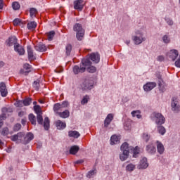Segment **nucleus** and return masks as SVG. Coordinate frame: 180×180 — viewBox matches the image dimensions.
Returning a JSON list of instances; mask_svg holds the SVG:
<instances>
[{
	"instance_id": "nucleus-43",
	"label": "nucleus",
	"mask_w": 180,
	"mask_h": 180,
	"mask_svg": "<svg viewBox=\"0 0 180 180\" xmlns=\"http://www.w3.org/2000/svg\"><path fill=\"white\" fill-rule=\"evenodd\" d=\"M32 103V98H27L23 100V105L24 106H29Z\"/></svg>"
},
{
	"instance_id": "nucleus-38",
	"label": "nucleus",
	"mask_w": 180,
	"mask_h": 180,
	"mask_svg": "<svg viewBox=\"0 0 180 180\" xmlns=\"http://www.w3.org/2000/svg\"><path fill=\"white\" fill-rule=\"evenodd\" d=\"M34 110L35 113H37V115L43 114V112H41V108H40V105H34Z\"/></svg>"
},
{
	"instance_id": "nucleus-54",
	"label": "nucleus",
	"mask_w": 180,
	"mask_h": 180,
	"mask_svg": "<svg viewBox=\"0 0 180 180\" xmlns=\"http://www.w3.org/2000/svg\"><path fill=\"white\" fill-rule=\"evenodd\" d=\"M20 19L19 18H15L14 20H13V25L14 26H19V25H20Z\"/></svg>"
},
{
	"instance_id": "nucleus-26",
	"label": "nucleus",
	"mask_w": 180,
	"mask_h": 180,
	"mask_svg": "<svg viewBox=\"0 0 180 180\" xmlns=\"http://www.w3.org/2000/svg\"><path fill=\"white\" fill-rule=\"evenodd\" d=\"M63 110H64V109L60 103H57L53 105V111L56 113V115L57 112H63Z\"/></svg>"
},
{
	"instance_id": "nucleus-34",
	"label": "nucleus",
	"mask_w": 180,
	"mask_h": 180,
	"mask_svg": "<svg viewBox=\"0 0 180 180\" xmlns=\"http://www.w3.org/2000/svg\"><path fill=\"white\" fill-rule=\"evenodd\" d=\"M29 120L32 123V124H34V126H36V116H34V115L30 114Z\"/></svg>"
},
{
	"instance_id": "nucleus-21",
	"label": "nucleus",
	"mask_w": 180,
	"mask_h": 180,
	"mask_svg": "<svg viewBox=\"0 0 180 180\" xmlns=\"http://www.w3.org/2000/svg\"><path fill=\"white\" fill-rule=\"evenodd\" d=\"M27 53L28 58L30 61H33V60H36V57L34 56V53H33V49H32V46H27Z\"/></svg>"
},
{
	"instance_id": "nucleus-25",
	"label": "nucleus",
	"mask_w": 180,
	"mask_h": 180,
	"mask_svg": "<svg viewBox=\"0 0 180 180\" xmlns=\"http://www.w3.org/2000/svg\"><path fill=\"white\" fill-rule=\"evenodd\" d=\"M120 140V138L116 135H112L110 138V144L111 146H115V144H117Z\"/></svg>"
},
{
	"instance_id": "nucleus-42",
	"label": "nucleus",
	"mask_w": 180,
	"mask_h": 180,
	"mask_svg": "<svg viewBox=\"0 0 180 180\" xmlns=\"http://www.w3.org/2000/svg\"><path fill=\"white\" fill-rule=\"evenodd\" d=\"M18 140L21 141V143L23 144V140H25V133L23 132H19L18 133Z\"/></svg>"
},
{
	"instance_id": "nucleus-28",
	"label": "nucleus",
	"mask_w": 180,
	"mask_h": 180,
	"mask_svg": "<svg viewBox=\"0 0 180 180\" xmlns=\"http://www.w3.org/2000/svg\"><path fill=\"white\" fill-rule=\"evenodd\" d=\"M78 151H79V146H73L70 149V154H72V155H75V154H77Z\"/></svg>"
},
{
	"instance_id": "nucleus-47",
	"label": "nucleus",
	"mask_w": 180,
	"mask_h": 180,
	"mask_svg": "<svg viewBox=\"0 0 180 180\" xmlns=\"http://www.w3.org/2000/svg\"><path fill=\"white\" fill-rule=\"evenodd\" d=\"M162 40L164 43H165L166 44H168V43L171 42V39H169V37H168L167 35L163 36Z\"/></svg>"
},
{
	"instance_id": "nucleus-24",
	"label": "nucleus",
	"mask_w": 180,
	"mask_h": 180,
	"mask_svg": "<svg viewBox=\"0 0 180 180\" xmlns=\"http://www.w3.org/2000/svg\"><path fill=\"white\" fill-rule=\"evenodd\" d=\"M57 115L62 119H67V117H70V110H65L63 112H57Z\"/></svg>"
},
{
	"instance_id": "nucleus-22",
	"label": "nucleus",
	"mask_w": 180,
	"mask_h": 180,
	"mask_svg": "<svg viewBox=\"0 0 180 180\" xmlns=\"http://www.w3.org/2000/svg\"><path fill=\"white\" fill-rule=\"evenodd\" d=\"M56 127L58 130H63L67 127V124L63 122L61 120H58L56 122Z\"/></svg>"
},
{
	"instance_id": "nucleus-30",
	"label": "nucleus",
	"mask_w": 180,
	"mask_h": 180,
	"mask_svg": "<svg viewBox=\"0 0 180 180\" xmlns=\"http://www.w3.org/2000/svg\"><path fill=\"white\" fill-rule=\"evenodd\" d=\"M27 26L29 30H34L37 27V23H36V22L34 21H32V22H28Z\"/></svg>"
},
{
	"instance_id": "nucleus-45",
	"label": "nucleus",
	"mask_w": 180,
	"mask_h": 180,
	"mask_svg": "<svg viewBox=\"0 0 180 180\" xmlns=\"http://www.w3.org/2000/svg\"><path fill=\"white\" fill-rule=\"evenodd\" d=\"M88 101H89V96L86 95L85 96H84L81 101L82 105H85L86 103H88Z\"/></svg>"
},
{
	"instance_id": "nucleus-41",
	"label": "nucleus",
	"mask_w": 180,
	"mask_h": 180,
	"mask_svg": "<svg viewBox=\"0 0 180 180\" xmlns=\"http://www.w3.org/2000/svg\"><path fill=\"white\" fill-rule=\"evenodd\" d=\"M41 115L43 114H37V120L39 124H43V116Z\"/></svg>"
},
{
	"instance_id": "nucleus-63",
	"label": "nucleus",
	"mask_w": 180,
	"mask_h": 180,
	"mask_svg": "<svg viewBox=\"0 0 180 180\" xmlns=\"http://www.w3.org/2000/svg\"><path fill=\"white\" fill-rule=\"evenodd\" d=\"M84 162V160H79L75 162V164H82Z\"/></svg>"
},
{
	"instance_id": "nucleus-39",
	"label": "nucleus",
	"mask_w": 180,
	"mask_h": 180,
	"mask_svg": "<svg viewBox=\"0 0 180 180\" xmlns=\"http://www.w3.org/2000/svg\"><path fill=\"white\" fill-rule=\"evenodd\" d=\"M12 7L14 11H18L20 8V4L18 1H15L12 4Z\"/></svg>"
},
{
	"instance_id": "nucleus-52",
	"label": "nucleus",
	"mask_w": 180,
	"mask_h": 180,
	"mask_svg": "<svg viewBox=\"0 0 180 180\" xmlns=\"http://www.w3.org/2000/svg\"><path fill=\"white\" fill-rule=\"evenodd\" d=\"M143 139L144 141H146L147 142L150 140V135H148V134H147V133H143Z\"/></svg>"
},
{
	"instance_id": "nucleus-1",
	"label": "nucleus",
	"mask_w": 180,
	"mask_h": 180,
	"mask_svg": "<svg viewBox=\"0 0 180 180\" xmlns=\"http://www.w3.org/2000/svg\"><path fill=\"white\" fill-rule=\"evenodd\" d=\"M73 30L77 32L76 37L77 40L81 41L84 39V36H85V30L82 28V25L81 24H75L73 27Z\"/></svg>"
},
{
	"instance_id": "nucleus-33",
	"label": "nucleus",
	"mask_w": 180,
	"mask_h": 180,
	"mask_svg": "<svg viewBox=\"0 0 180 180\" xmlns=\"http://www.w3.org/2000/svg\"><path fill=\"white\" fill-rule=\"evenodd\" d=\"M72 51V46L70 44H67L65 46L66 56H70L71 54Z\"/></svg>"
},
{
	"instance_id": "nucleus-18",
	"label": "nucleus",
	"mask_w": 180,
	"mask_h": 180,
	"mask_svg": "<svg viewBox=\"0 0 180 180\" xmlns=\"http://www.w3.org/2000/svg\"><path fill=\"white\" fill-rule=\"evenodd\" d=\"M148 167V163L147 162V158H143L141 162L139 165L138 166L139 169H146Z\"/></svg>"
},
{
	"instance_id": "nucleus-35",
	"label": "nucleus",
	"mask_w": 180,
	"mask_h": 180,
	"mask_svg": "<svg viewBox=\"0 0 180 180\" xmlns=\"http://www.w3.org/2000/svg\"><path fill=\"white\" fill-rule=\"evenodd\" d=\"M46 36L48 37V40H49V41H51V40H53V38L54 37V36H56V32L51 31V32L46 33Z\"/></svg>"
},
{
	"instance_id": "nucleus-5",
	"label": "nucleus",
	"mask_w": 180,
	"mask_h": 180,
	"mask_svg": "<svg viewBox=\"0 0 180 180\" xmlns=\"http://www.w3.org/2000/svg\"><path fill=\"white\" fill-rule=\"evenodd\" d=\"M81 86L83 91H86L88 89H92V86H94V85L89 79H86L82 84Z\"/></svg>"
},
{
	"instance_id": "nucleus-14",
	"label": "nucleus",
	"mask_w": 180,
	"mask_h": 180,
	"mask_svg": "<svg viewBox=\"0 0 180 180\" xmlns=\"http://www.w3.org/2000/svg\"><path fill=\"white\" fill-rule=\"evenodd\" d=\"M34 49L37 51H40L41 53H43L44 51H47V47L44 44L39 43L34 46Z\"/></svg>"
},
{
	"instance_id": "nucleus-60",
	"label": "nucleus",
	"mask_w": 180,
	"mask_h": 180,
	"mask_svg": "<svg viewBox=\"0 0 180 180\" xmlns=\"http://www.w3.org/2000/svg\"><path fill=\"white\" fill-rule=\"evenodd\" d=\"M158 61H164L165 58L163 56H159L157 58Z\"/></svg>"
},
{
	"instance_id": "nucleus-58",
	"label": "nucleus",
	"mask_w": 180,
	"mask_h": 180,
	"mask_svg": "<svg viewBox=\"0 0 180 180\" xmlns=\"http://www.w3.org/2000/svg\"><path fill=\"white\" fill-rule=\"evenodd\" d=\"M166 20H167V23L169 26H172V25H174V21H172V20L167 19Z\"/></svg>"
},
{
	"instance_id": "nucleus-4",
	"label": "nucleus",
	"mask_w": 180,
	"mask_h": 180,
	"mask_svg": "<svg viewBox=\"0 0 180 180\" xmlns=\"http://www.w3.org/2000/svg\"><path fill=\"white\" fill-rule=\"evenodd\" d=\"M86 58H89V61H93L95 64H98L101 60V56L98 53H91L90 55L87 56Z\"/></svg>"
},
{
	"instance_id": "nucleus-53",
	"label": "nucleus",
	"mask_w": 180,
	"mask_h": 180,
	"mask_svg": "<svg viewBox=\"0 0 180 180\" xmlns=\"http://www.w3.org/2000/svg\"><path fill=\"white\" fill-rule=\"evenodd\" d=\"M95 174H96V170H91L88 172L86 176L87 178H91V176H92V175H95Z\"/></svg>"
},
{
	"instance_id": "nucleus-29",
	"label": "nucleus",
	"mask_w": 180,
	"mask_h": 180,
	"mask_svg": "<svg viewBox=\"0 0 180 180\" xmlns=\"http://www.w3.org/2000/svg\"><path fill=\"white\" fill-rule=\"evenodd\" d=\"M157 148H158V152L160 154H162L165 150L164 148V145H162L161 142L158 141H157Z\"/></svg>"
},
{
	"instance_id": "nucleus-7",
	"label": "nucleus",
	"mask_w": 180,
	"mask_h": 180,
	"mask_svg": "<svg viewBox=\"0 0 180 180\" xmlns=\"http://www.w3.org/2000/svg\"><path fill=\"white\" fill-rule=\"evenodd\" d=\"M85 5V1L84 0H76L74 2V8L77 11H82L84 9V6Z\"/></svg>"
},
{
	"instance_id": "nucleus-17",
	"label": "nucleus",
	"mask_w": 180,
	"mask_h": 180,
	"mask_svg": "<svg viewBox=\"0 0 180 180\" xmlns=\"http://www.w3.org/2000/svg\"><path fill=\"white\" fill-rule=\"evenodd\" d=\"M14 50L19 54V56H25V49L20 44H16L14 46Z\"/></svg>"
},
{
	"instance_id": "nucleus-44",
	"label": "nucleus",
	"mask_w": 180,
	"mask_h": 180,
	"mask_svg": "<svg viewBox=\"0 0 180 180\" xmlns=\"http://www.w3.org/2000/svg\"><path fill=\"white\" fill-rule=\"evenodd\" d=\"M140 154V148H139V146L135 147V148L134 149V155L133 157H134V158H137V155Z\"/></svg>"
},
{
	"instance_id": "nucleus-16",
	"label": "nucleus",
	"mask_w": 180,
	"mask_h": 180,
	"mask_svg": "<svg viewBox=\"0 0 180 180\" xmlns=\"http://www.w3.org/2000/svg\"><path fill=\"white\" fill-rule=\"evenodd\" d=\"M140 34L139 37L136 35L132 37L135 44H141V43H143V41L146 40V38H143V34Z\"/></svg>"
},
{
	"instance_id": "nucleus-40",
	"label": "nucleus",
	"mask_w": 180,
	"mask_h": 180,
	"mask_svg": "<svg viewBox=\"0 0 180 180\" xmlns=\"http://www.w3.org/2000/svg\"><path fill=\"white\" fill-rule=\"evenodd\" d=\"M158 131L160 134H162V136H164V134H165L166 130L163 126H159L158 127Z\"/></svg>"
},
{
	"instance_id": "nucleus-50",
	"label": "nucleus",
	"mask_w": 180,
	"mask_h": 180,
	"mask_svg": "<svg viewBox=\"0 0 180 180\" xmlns=\"http://www.w3.org/2000/svg\"><path fill=\"white\" fill-rule=\"evenodd\" d=\"M60 105L63 109H65V108H68L70 106V103H68V101H63Z\"/></svg>"
},
{
	"instance_id": "nucleus-51",
	"label": "nucleus",
	"mask_w": 180,
	"mask_h": 180,
	"mask_svg": "<svg viewBox=\"0 0 180 180\" xmlns=\"http://www.w3.org/2000/svg\"><path fill=\"white\" fill-rule=\"evenodd\" d=\"M2 113H8V112H11L12 110L11 108H8L6 107H4L1 109Z\"/></svg>"
},
{
	"instance_id": "nucleus-13",
	"label": "nucleus",
	"mask_w": 180,
	"mask_h": 180,
	"mask_svg": "<svg viewBox=\"0 0 180 180\" xmlns=\"http://www.w3.org/2000/svg\"><path fill=\"white\" fill-rule=\"evenodd\" d=\"M157 86L156 82H148L146 84L143 86V89L146 92H148V91H151L152 89H154Z\"/></svg>"
},
{
	"instance_id": "nucleus-20",
	"label": "nucleus",
	"mask_w": 180,
	"mask_h": 180,
	"mask_svg": "<svg viewBox=\"0 0 180 180\" xmlns=\"http://www.w3.org/2000/svg\"><path fill=\"white\" fill-rule=\"evenodd\" d=\"M112 120H113V114H108L104 120V127H108Z\"/></svg>"
},
{
	"instance_id": "nucleus-46",
	"label": "nucleus",
	"mask_w": 180,
	"mask_h": 180,
	"mask_svg": "<svg viewBox=\"0 0 180 180\" xmlns=\"http://www.w3.org/2000/svg\"><path fill=\"white\" fill-rule=\"evenodd\" d=\"M1 134L2 136H8V134H9V129L6 127L3 128L1 131Z\"/></svg>"
},
{
	"instance_id": "nucleus-31",
	"label": "nucleus",
	"mask_w": 180,
	"mask_h": 180,
	"mask_svg": "<svg viewBox=\"0 0 180 180\" xmlns=\"http://www.w3.org/2000/svg\"><path fill=\"white\" fill-rule=\"evenodd\" d=\"M44 127L45 130L50 129V119L48 117L44 118Z\"/></svg>"
},
{
	"instance_id": "nucleus-32",
	"label": "nucleus",
	"mask_w": 180,
	"mask_h": 180,
	"mask_svg": "<svg viewBox=\"0 0 180 180\" xmlns=\"http://www.w3.org/2000/svg\"><path fill=\"white\" fill-rule=\"evenodd\" d=\"M33 88H34L35 91H39L40 89V80L37 79L32 84Z\"/></svg>"
},
{
	"instance_id": "nucleus-19",
	"label": "nucleus",
	"mask_w": 180,
	"mask_h": 180,
	"mask_svg": "<svg viewBox=\"0 0 180 180\" xmlns=\"http://www.w3.org/2000/svg\"><path fill=\"white\" fill-rule=\"evenodd\" d=\"M86 68L85 67H80L78 65H75L73 68V72L75 75L77 74H82V72H85Z\"/></svg>"
},
{
	"instance_id": "nucleus-57",
	"label": "nucleus",
	"mask_w": 180,
	"mask_h": 180,
	"mask_svg": "<svg viewBox=\"0 0 180 180\" xmlns=\"http://www.w3.org/2000/svg\"><path fill=\"white\" fill-rule=\"evenodd\" d=\"M6 119V114L3 113L0 115V120H5Z\"/></svg>"
},
{
	"instance_id": "nucleus-23",
	"label": "nucleus",
	"mask_w": 180,
	"mask_h": 180,
	"mask_svg": "<svg viewBox=\"0 0 180 180\" xmlns=\"http://www.w3.org/2000/svg\"><path fill=\"white\" fill-rule=\"evenodd\" d=\"M146 151L149 154H154L157 151V149L153 143H150L146 146Z\"/></svg>"
},
{
	"instance_id": "nucleus-49",
	"label": "nucleus",
	"mask_w": 180,
	"mask_h": 180,
	"mask_svg": "<svg viewBox=\"0 0 180 180\" xmlns=\"http://www.w3.org/2000/svg\"><path fill=\"white\" fill-rule=\"evenodd\" d=\"M131 115L133 117H137L138 119L141 117V115L139 114V111H132Z\"/></svg>"
},
{
	"instance_id": "nucleus-62",
	"label": "nucleus",
	"mask_w": 180,
	"mask_h": 180,
	"mask_svg": "<svg viewBox=\"0 0 180 180\" xmlns=\"http://www.w3.org/2000/svg\"><path fill=\"white\" fill-rule=\"evenodd\" d=\"M0 9H4V0H0Z\"/></svg>"
},
{
	"instance_id": "nucleus-11",
	"label": "nucleus",
	"mask_w": 180,
	"mask_h": 180,
	"mask_svg": "<svg viewBox=\"0 0 180 180\" xmlns=\"http://www.w3.org/2000/svg\"><path fill=\"white\" fill-rule=\"evenodd\" d=\"M172 109L173 112H175V113H178L180 110V106H179V103L176 99H172Z\"/></svg>"
},
{
	"instance_id": "nucleus-56",
	"label": "nucleus",
	"mask_w": 180,
	"mask_h": 180,
	"mask_svg": "<svg viewBox=\"0 0 180 180\" xmlns=\"http://www.w3.org/2000/svg\"><path fill=\"white\" fill-rule=\"evenodd\" d=\"M124 130H130V129H131V125L130 124L125 123L124 125Z\"/></svg>"
},
{
	"instance_id": "nucleus-15",
	"label": "nucleus",
	"mask_w": 180,
	"mask_h": 180,
	"mask_svg": "<svg viewBox=\"0 0 180 180\" xmlns=\"http://www.w3.org/2000/svg\"><path fill=\"white\" fill-rule=\"evenodd\" d=\"M33 139H34L33 134L30 132L27 133L26 136H24L22 144H28V143H30V141L33 140Z\"/></svg>"
},
{
	"instance_id": "nucleus-3",
	"label": "nucleus",
	"mask_w": 180,
	"mask_h": 180,
	"mask_svg": "<svg viewBox=\"0 0 180 180\" xmlns=\"http://www.w3.org/2000/svg\"><path fill=\"white\" fill-rule=\"evenodd\" d=\"M82 64L84 65V68L86 69L88 72H91V74H94V72H96V68L94 66H92V62L89 60V58H85L82 60Z\"/></svg>"
},
{
	"instance_id": "nucleus-6",
	"label": "nucleus",
	"mask_w": 180,
	"mask_h": 180,
	"mask_svg": "<svg viewBox=\"0 0 180 180\" xmlns=\"http://www.w3.org/2000/svg\"><path fill=\"white\" fill-rule=\"evenodd\" d=\"M18 44L19 43H18V39L15 36L10 37L6 41V46H8V47H11L12 46H16V44Z\"/></svg>"
},
{
	"instance_id": "nucleus-27",
	"label": "nucleus",
	"mask_w": 180,
	"mask_h": 180,
	"mask_svg": "<svg viewBox=\"0 0 180 180\" xmlns=\"http://www.w3.org/2000/svg\"><path fill=\"white\" fill-rule=\"evenodd\" d=\"M68 136H69V137H73L74 139H78V137H79L81 136V134H79V132H78L77 131H69Z\"/></svg>"
},
{
	"instance_id": "nucleus-64",
	"label": "nucleus",
	"mask_w": 180,
	"mask_h": 180,
	"mask_svg": "<svg viewBox=\"0 0 180 180\" xmlns=\"http://www.w3.org/2000/svg\"><path fill=\"white\" fill-rule=\"evenodd\" d=\"M5 65V63L4 61H0V68H2Z\"/></svg>"
},
{
	"instance_id": "nucleus-12",
	"label": "nucleus",
	"mask_w": 180,
	"mask_h": 180,
	"mask_svg": "<svg viewBox=\"0 0 180 180\" xmlns=\"http://www.w3.org/2000/svg\"><path fill=\"white\" fill-rule=\"evenodd\" d=\"M0 93L4 98L8 95V89H6V84H5L4 82L0 83Z\"/></svg>"
},
{
	"instance_id": "nucleus-10",
	"label": "nucleus",
	"mask_w": 180,
	"mask_h": 180,
	"mask_svg": "<svg viewBox=\"0 0 180 180\" xmlns=\"http://www.w3.org/2000/svg\"><path fill=\"white\" fill-rule=\"evenodd\" d=\"M179 55V53H178V51L175 49L171 50L169 53H167V57L172 61H175Z\"/></svg>"
},
{
	"instance_id": "nucleus-8",
	"label": "nucleus",
	"mask_w": 180,
	"mask_h": 180,
	"mask_svg": "<svg viewBox=\"0 0 180 180\" xmlns=\"http://www.w3.org/2000/svg\"><path fill=\"white\" fill-rule=\"evenodd\" d=\"M155 117H156V124H164L165 123V117L162 116V114L158 112L155 114Z\"/></svg>"
},
{
	"instance_id": "nucleus-55",
	"label": "nucleus",
	"mask_w": 180,
	"mask_h": 180,
	"mask_svg": "<svg viewBox=\"0 0 180 180\" xmlns=\"http://www.w3.org/2000/svg\"><path fill=\"white\" fill-rule=\"evenodd\" d=\"M11 140L12 141H18V140H19L18 134L11 136Z\"/></svg>"
},
{
	"instance_id": "nucleus-37",
	"label": "nucleus",
	"mask_w": 180,
	"mask_h": 180,
	"mask_svg": "<svg viewBox=\"0 0 180 180\" xmlns=\"http://www.w3.org/2000/svg\"><path fill=\"white\" fill-rule=\"evenodd\" d=\"M30 15L31 18L36 17V15H37V10L34 8H30Z\"/></svg>"
},
{
	"instance_id": "nucleus-48",
	"label": "nucleus",
	"mask_w": 180,
	"mask_h": 180,
	"mask_svg": "<svg viewBox=\"0 0 180 180\" xmlns=\"http://www.w3.org/2000/svg\"><path fill=\"white\" fill-rule=\"evenodd\" d=\"M20 129H22V124L18 123V124H15L13 127V130L15 131H19V130H20Z\"/></svg>"
},
{
	"instance_id": "nucleus-36",
	"label": "nucleus",
	"mask_w": 180,
	"mask_h": 180,
	"mask_svg": "<svg viewBox=\"0 0 180 180\" xmlns=\"http://www.w3.org/2000/svg\"><path fill=\"white\" fill-rule=\"evenodd\" d=\"M136 169V165H133V164H129L127 167H126V171H129V172H131L132 171H134V169Z\"/></svg>"
},
{
	"instance_id": "nucleus-2",
	"label": "nucleus",
	"mask_w": 180,
	"mask_h": 180,
	"mask_svg": "<svg viewBox=\"0 0 180 180\" xmlns=\"http://www.w3.org/2000/svg\"><path fill=\"white\" fill-rule=\"evenodd\" d=\"M121 151H122V154L120 155V160L126 161L127 158H129L130 154V152L129 151V143H127V142L124 143L121 146Z\"/></svg>"
},
{
	"instance_id": "nucleus-59",
	"label": "nucleus",
	"mask_w": 180,
	"mask_h": 180,
	"mask_svg": "<svg viewBox=\"0 0 180 180\" xmlns=\"http://www.w3.org/2000/svg\"><path fill=\"white\" fill-rule=\"evenodd\" d=\"M175 65H176V67H178L179 68H180V58H179L177 60H176Z\"/></svg>"
},
{
	"instance_id": "nucleus-9",
	"label": "nucleus",
	"mask_w": 180,
	"mask_h": 180,
	"mask_svg": "<svg viewBox=\"0 0 180 180\" xmlns=\"http://www.w3.org/2000/svg\"><path fill=\"white\" fill-rule=\"evenodd\" d=\"M32 71V66L29 63H25L23 68L20 70V73L22 75H27Z\"/></svg>"
},
{
	"instance_id": "nucleus-61",
	"label": "nucleus",
	"mask_w": 180,
	"mask_h": 180,
	"mask_svg": "<svg viewBox=\"0 0 180 180\" xmlns=\"http://www.w3.org/2000/svg\"><path fill=\"white\" fill-rule=\"evenodd\" d=\"M17 106H19V107L23 106V101H18Z\"/></svg>"
}]
</instances>
